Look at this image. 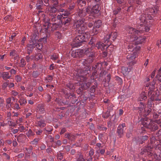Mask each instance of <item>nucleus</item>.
<instances>
[{"label": "nucleus", "mask_w": 161, "mask_h": 161, "mask_svg": "<svg viewBox=\"0 0 161 161\" xmlns=\"http://www.w3.org/2000/svg\"><path fill=\"white\" fill-rule=\"evenodd\" d=\"M43 130L41 129L37 130L35 131L36 135H41L42 133Z\"/></svg>", "instance_id": "obj_59"}, {"label": "nucleus", "mask_w": 161, "mask_h": 161, "mask_svg": "<svg viewBox=\"0 0 161 161\" xmlns=\"http://www.w3.org/2000/svg\"><path fill=\"white\" fill-rule=\"evenodd\" d=\"M56 17L57 18V19H58V21L59 23H61V21L62 20H63V18L64 17H63V14L62 15H58Z\"/></svg>", "instance_id": "obj_46"}, {"label": "nucleus", "mask_w": 161, "mask_h": 161, "mask_svg": "<svg viewBox=\"0 0 161 161\" xmlns=\"http://www.w3.org/2000/svg\"><path fill=\"white\" fill-rule=\"evenodd\" d=\"M26 138L25 135L21 134L17 137V139L18 142H23Z\"/></svg>", "instance_id": "obj_19"}, {"label": "nucleus", "mask_w": 161, "mask_h": 161, "mask_svg": "<svg viewBox=\"0 0 161 161\" xmlns=\"http://www.w3.org/2000/svg\"><path fill=\"white\" fill-rule=\"evenodd\" d=\"M65 138H67L71 141H75L76 135L71 133H68L65 134Z\"/></svg>", "instance_id": "obj_22"}, {"label": "nucleus", "mask_w": 161, "mask_h": 161, "mask_svg": "<svg viewBox=\"0 0 161 161\" xmlns=\"http://www.w3.org/2000/svg\"><path fill=\"white\" fill-rule=\"evenodd\" d=\"M40 141V139L39 138H35L33 141H31V144L33 145H36L38 143V142Z\"/></svg>", "instance_id": "obj_41"}, {"label": "nucleus", "mask_w": 161, "mask_h": 161, "mask_svg": "<svg viewBox=\"0 0 161 161\" xmlns=\"http://www.w3.org/2000/svg\"><path fill=\"white\" fill-rule=\"evenodd\" d=\"M156 78L159 81H161V68L159 69Z\"/></svg>", "instance_id": "obj_37"}, {"label": "nucleus", "mask_w": 161, "mask_h": 161, "mask_svg": "<svg viewBox=\"0 0 161 161\" xmlns=\"http://www.w3.org/2000/svg\"><path fill=\"white\" fill-rule=\"evenodd\" d=\"M63 20L61 21L62 25L68 27L70 24L71 21V18L70 17H63Z\"/></svg>", "instance_id": "obj_16"}, {"label": "nucleus", "mask_w": 161, "mask_h": 161, "mask_svg": "<svg viewBox=\"0 0 161 161\" xmlns=\"http://www.w3.org/2000/svg\"><path fill=\"white\" fill-rule=\"evenodd\" d=\"M8 81L9 80H8L6 82L3 83L2 86V90H4L7 88V87L8 86L9 84Z\"/></svg>", "instance_id": "obj_43"}, {"label": "nucleus", "mask_w": 161, "mask_h": 161, "mask_svg": "<svg viewBox=\"0 0 161 161\" xmlns=\"http://www.w3.org/2000/svg\"><path fill=\"white\" fill-rule=\"evenodd\" d=\"M102 22L100 20H98L97 21H95L94 26L95 27L99 28L102 25Z\"/></svg>", "instance_id": "obj_33"}, {"label": "nucleus", "mask_w": 161, "mask_h": 161, "mask_svg": "<svg viewBox=\"0 0 161 161\" xmlns=\"http://www.w3.org/2000/svg\"><path fill=\"white\" fill-rule=\"evenodd\" d=\"M10 107L14 109L19 110L20 108L19 104L17 103L15 104L11 103L10 104Z\"/></svg>", "instance_id": "obj_25"}, {"label": "nucleus", "mask_w": 161, "mask_h": 161, "mask_svg": "<svg viewBox=\"0 0 161 161\" xmlns=\"http://www.w3.org/2000/svg\"><path fill=\"white\" fill-rule=\"evenodd\" d=\"M83 51L82 50L77 49L73 50L72 52L71 55L74 58H77L80 57L83 53Z\"/></svg>", "instance_id": "obj_14"}, {"label": "nucleus", "mask_w": 161, "mask_h": 161, "mask_svg": "<svg viewBox=\"0 0 161 161\" xmlns=\"http://www.w3.org/2000/svg\"><path fill=\"white\" fill-rule=\"evenodd\" d=\"M93 49L92 47H90L89 46L85 51L88 58L87 59H83L81 60V62L83 65L81 69H82V74H86V72L90 71L91 67L90 64L93 62L95 58V53L93 52H91Z\"/></svg>", "instance_id": "obj_4"}, {"label": "nucleus", "mask_w": 161, "mask_h": 161, "mask_svg": "<svg viewBox=\"0 0 161 161\" xmlns=\"http://www.w3.org/2000/svg\"><path fill=\"white\" fill-rule=\"evenodd\" d=\"M88 5H91L92 6H94L95 4V0H86Z\"/></svg>", "instance_id": "obj_44"}, {"label": "nucleus", "mask_w": 161, "mask_h": 161, "mask_svg": "<svg viewBox=\"0 0 161 161\" xmlns=\"http://www.w3.org/2000/svg\"><path fill=\"white\" fill-rule=\"evenodd\" d=\"M143 125L152 131L157 130L158 128L157 125L155 124L151 119L144 118L142 121Z\"/></svg>", "instance_id": "obj_9"}, {"label": "nucleus", "mask_w": 161, "mask_h": 161, "mask_svg": "<svg viewBox=\"0 0 161 161\" xmlns=\"http://www.w3.org/2000/svg\"><path fill=\"white\" fill-rule=\"evenodd\" d=\"M37 112L40 114H42L45 112V108L44 105L42 104L38 105Z\"/></svg>", "instance_id": "obj_20"}, {"label": "nucleus", "mask_w": 161, "mask_h": 161, "mask_svg": "<svg viewBox=\"0 0 161 161\" xmlns=\"http://www.w3.org/2000/svg\"><path fill=\"white\" fill-rule=\"evenodd\" d=\"M21 79V77L19 75H17L15 77V80L17 82H20Z\"/></svg>", "instance_id": "obj_57"}, {"label": "nucleus", "mask_w": 161, "mask_h": 161, "mask_svg": "<svg viewBox=\"0 0 161 161\" xmlns=\"http://www.w3.org/2000/svg\"><path fill=\"white\" fill-rule=\"evenodd\" d=\"M113 13L115 15H116L118 14H120L122 13L121 8H118L117 9L114 10Z\"/></svg>", "instance_id": "obj_45"}, {"label": "nucleus", "mask_w": 161, "mask_h": 161, "mask_svg": "<svg viewBox=\"0 0 161 161\" xmlns=\"http://www.w3.org/2000/svg\"><path fill=\"white\" fill-rule=\"evenodd\" d=\"M103 147L101 143H97L96 144V147H95V149L96 150V153H98L99 150H100L103 148Z\"/></svg>", "instance_id": "obj_36"}, {"label": "nucleus", "mask_w": 161, "mask_h": 161, "mask_svg": "<svg viewBox=\"0 0 161 161\" xmlns=\"http://www.w3.org/2000/svg\"><path fill=\"white\" fill-rule=\"evenodd\" d=\"M117 36V33L116 32H112L108 35H107L104 38V42H107L108 45H110L111 41L110 39L113 41L116 38Z\"/></svg>", "instance_id": "obj_10"}, {"label": "nucleus", "mask_w": 161, "mask_h": 161, "mask_svg": "<svg viewBox=\"0 0 161 161\" xmlns=\"http://www.w3.org/2000/svg\"><path fill=\"white\" fill-rule=\"evenodd\" d=\"M125 126V124L124 123L119 124L118 127L117 132L120 137H122L123 136L124 129Z\"/></svg>", "instance_id": "obj_13"}, {"label": "nucleus", "mask_w": 161, "mask_h": 161, "mask_svg": "<svg viewBox=\"0 0 161 161\" xmlns=\"http://www.w3.org/2000/svg\"><path fill=\"white\" fill-rule=\"evenodd\" d=\"M131 68H130L129 70V69L128 68L124 66L121 68V70L122 71L123 73L125 74L127 72H129L131 70Z\"/></svg>", "instance_id": "obj_39"}, {"label": "nucleus", "mask_w": 161, "mask_h": 161, "mask_svg": "<svg viewBox=\"0 0 161 161\" xmlns=\"http://www.w3.org/2000/svg\"><path fill=\"white\" fill-rule=\"evenodd\" d=\"M158 10V7L157 6L146 9L144 14L140 15L136 22L137 29L130 27L127 28V31L131 40H134L135 37H136V39L141 37L145 39L144 38L140 37L139 35L141 33L144 32H147L149 31L150 24L147 23L148 22L147 20L153 19L154 15L157 13Z\"/></svg>", "instance_id": "obj_1"}, {"label": "nucleus", "mask_w": 161, "mask_h": 161, "mask_svg": "<svg viewBox=\"0 0 161 161\" xmlns=\"http://www.w3.org/2000/svg\"><path fill=\"white\" fill-rule=\"evenodd\" d=\"M154 137H153L150 140V143H149L141 152L142 154H145L147 155L149 157L148 161H155V160L158 158L157 155L155 153L154 154L152 151L154 146L153 140H154Z\"/></svg>", "instance_id": "obj_7"}, {"label": "nucleus", "mask_w": 161, "mask_h": 161, "mask_svg": "<svg viewBox=\"0 0 161 161\" xmlns=\"http://www.w3.org/2000/svg\"><path fill=\"white\" fill-rule=\"evenodd\" d=\"M99 31V28H97L93 26V28L92 30V32L94 34H96Z\"/></svg>", "instance_id": "obj_49"}, {"label": "nucleus", "mask_w": 161, "mask_h": 161, "mask_svg": "<svg viewBox=\"0 0 161 161\" xmlns=\"http://www.w3.org/2000/svg\"><path fill=\"white\" fill-rule=\"evenodd\" d=\"M53 129L52 127L50 126H47L44 128L43 130L45 132V134H46L48 133V132H49L51 131Z\"/></svg>", "instance_id": "obj_34"}, {"label": "nucleus", "mask_w": 161, "mask_h": 161, "mask_svg": "<svg viewBox=\"0 0 161 161\" xmlns=\"http://www.w3.org/2000/svg\"><path fill=\"white\" fill-rule=\"evenodd\" d=\"M60 23H54L52 24V30H56L59 26Z\"/></svg>", "instance_id": "obj_40"}, {"label": "nucleus", "mask_w": 161, "mask_h": 161, "mask_svg": "<svg viewBox=\"0 0 161 161\" xmlns=\"http://www.w3.org/2000/svg\"><path fill=\"white\" fill-rule=\"evenodd\" d=\"M36 127L42 128L46 125V121L42 116L36 117Z\"/></svg>", "instance_id": "obj_11"}, {"label": "nucleus", "mask_w": 161, "mask_h": 161, "mask_svg": "<svg viewBox=\"0 0 161 161\" xmlns=\"http://www.w3.org/2000/svg\"><path fill=\"white\" fill-rule=\"evenodd\" d=\"M151 109L145 107V106L142 102H140V105L139 107V114L140 115H143L144 117L148 115L151 114L153 115V118L154 119L158 118L159 116L158 114L156 113H151Z\"/></svg>", "instance_id": "obj_8"}, {"label": "nucleus", "mask_w": 161, "mask_h": 161, "mask_svg": "<svg viewBox=\"0 0 161 161\" xmlns=\"http://www.w3.org/2000/svg\"><path fill=\"white\" fill-rule=\"evenodd\" d=\"M11 98L9 97L6 100V102L7 104H11V103H13L11 102Z\"/></svg>", "instance_id": "obj_62"}, {"label": "nucleus", "mask_w": 161, "mask_h": 161, "mask_svg": "<svg viewBox=\"0 0 161 161\" xmlns=\"http://www.w3.org/2000/svg\"><path fill=\"white\" fill-rule=\"evenodd\" d=\"M75 160L74 161H85V159L84 158L83 156L80 152H78L75 155Z\"/></svg>", "instance_id": "obj_18"}, {"label": "nucleus", "mask_w": 161, "mask_h": 161, "mask_svg": "<svg viewBox=\"0 0 161 161\" xmlns=\"http://www.w3.org/2000/svg\"><path fill=\"white\" fill-rule=\"evenodd\" d=\"M69 9L70 10H73L75 7V3L74 2H71L69 4Z\"/></svg>", "instance_id": "obj_47"}, {"label": "nucleus", "mask_w": 161, "mask_h": 161, "mask_svg": "<svg viewBox=\"0 0 161 161\" xmlns=\"http://www.w3.org/2000/svg\"><path fill=\"white\" fill-rule=\"evenodd\" d=\"M2 77L3 80H6L10 79L11 77V75H10L9 72H4L2 73Z\"/></svg>", "instance_id": "obj_21"}, {"label": "nucleus", "mask_w": 161, "mask_h": 161, "mask_svg": "<svg viewBox=\"0 0 161 161\" xmlns=\"http://www.w3.org/2000/svg\"><path fill=\"white\" fill-rule=\"evenodd\" d=\"M48 37V35H46V37H44L42 38L39 39V40L41 42H43L44 43H45L47 42V38Z\"/></svg>", "instance_id": "obj_51"}, {"label": "nucleus", "mask_w": 161, "mask_h": 161, "mask_svg": "<svg viewBox=\"0 0 161 161\" xmlns=\"http://www.w3.org/2000/svg\"><path fill=\"white\" fill-rule=\"evenodd\" d=\"M36 58L37 60H39L40 59H41L42 58V55L41 54H38L36 55Z\"/></svg>", "instance_id": "obj_63"}, {"label": "nucleus", "mask_w": 161, "mask_h": 161, "mask_svg": "<svg viewBox=\"0 0 161 161\" xmlns=\"http://www.w3.org/2000/svg\"><path fill=\"white\" fill-rule=\"evenodd\" d=\"M51 18L50 19V21L53 22L59 23L58 21V19L56 16H51Z\"/></svg>", "instance_id": "obj_42"}, {"label": "nucleus", "mask_w": 161, "mask_h": 161, "mask_svg": "<svg viewBox=\"0 0 161 161\" xmlns=\"http://www.w3.org/2000/svg\"><path fill=\"white\" fill-rule=\"evenodd\" d=\"M35 133L31 129L28 130L26 133V135L29 138H31L35 135Z\"/></svg>", "instance_id": "obj_26"}, {"label": "nucleus", "mask_w": 161, "mask_h": 161, "mask_svg": "<svg viewBox=\"0 0 161 161\" xmlns=\"http://www.w3.org/2000/svg\"><path fill=\"white\" fill-rule=\"evenodd\" d=\"M43 1L41 0H39L36 4V7L37 9H42V8Z\"/></svg>", "instance_id": "obj_31"}, {"label": "nucleus", "mask_w": 161, "mask_h": 161, "mask_svg": "<svg viewBox=\"0 0 161 161\" xmlns=\"http://www.w3.org/2000/svg\"><path fill=\"white\" fill-rule=\"evenodd\" d=\"M104 42V43H103L100 42H97L95 45V47L101 51L107 49L110 45H108L107 42L106 43Z\"/></svg>", "instance_id": "obj_12"}, {"label": "nucleus", "mask_w": 161, "mask_h": 161, "mask_svg": "<svg viewBox=\"0 0 161 161\" xmlns=\"http://www.w3.org/2000/svg\"><path fill=\"white\" fill-rule=\"evenodd\" d=\"M33 42H35V41H34ZM33 44H34L35 47L36 46V48H37L39 50H41L43 47L42 44L41 43H35V42H34Z\"/></svg>", "instance_id": "obj_38"}, {"label": "nucleus", "mask_w": 161, "mask_h": 161, "mask_svg": "<svg viewBox=\"0 0 161 161\" xmlns=\"http://www.w3.org/2000/svg\"><path fill=\"white\" fill-rule=\"evenodd\" d=\"M141 2V0H129V3L130 5H133L134 3H136L138 5H140Z\"/></svg>", "instance_id": "obj_29"}, {"label": "nucleus", "mask_w": 161, "mask_h": 161, "mask_svg": "<svg viewBox=\"0 0 161 161\" xmlns=\"http://www.w3.org/2000/svg\"><path fill=\"white\" fill-rule=\"evenodd\" d=\"M105 152V150L103 149H101L100 150H99V152H98V153H96L97 154V158L98 157H99V153H100L101 154H103Z\"/></svg>", "instance_id": "obj_54"}, {"label": "nucleus", "mask_w": 161, "mask_h": 161, "mask_svg": "<svg viewBox=\"0 0 161 161\" xmlns=\"http://www.w3.org/2000/svg\"><path fill=\"white\" fill-rule=\"evenodd\" d=\"M148 137L147 136H144L141 137L139 139V142L140 144H142L144 141L147 140Z\"/></svg>", "instance_id": "obj_28"}, {"label": "nucleus", "mask_w": 161, "mask_h": 161, "mask_svg": "<svg viewBox=\"0 0 161 161\" xmlns=\"http://www.w3.org/2000/svg\"><path fill=\"white\" fill-rule=\"evenodd\" d=\"M32 43L30 44H28V53L29 54H30V52L32 51L34 47H35V45L33 44L34 43V42H32Z\"/></svg>", "instance_id": "obj_27"}, {"label": "nucleus", "mask_w": 161, "mask_h": 161, "mask_svg": "<svg viewBox=\"0 0 161 161\" xmlns=\"http://www.w3.org/2000/svg\"><path fill=\"white\" fill-rule=\"evenodd\" d=\"M19 93L14 90H13L10 92V94L14 97L18 95Z\"/></svg>", "instance_id": "obj_53"}, {"label": "nucleus", "mask_w": 161, "mask_h": 161, "mask_svg": "<svg viewBox=\"0 0 161 161\" xmlns=\"http://www.w3.org/2000/svg\"><path fill=\"white\" fill-rule=\"evenodd\" d=\"M47 138L50 142H54V138L52 137V136L49 135L48 136Z\"/></svg>", "instance_id": "obj_58"}, {"label": "nucleus", "mask_w": 161, "mask_h": 161, "mask_svg": "<svg viewBox=\"0 0 161 161\" xmlns=\"http://www.w3.org/2000/svg\"><path fill=\"white\" fill-rule=\"evenodd\" d=\"M99 5L96 4L92 7L91 5H88L87 8H85L82 9H80L78 12V15L80 17H84L85 16L87 13L94 15L95 14H97L99 11Z\"/></svg>", "instance_id": "obj_6"}, {"label": "nucleus", "mask_w": 161, "mask_h": 161, "mask_svg": "<svg viewBox=\"0 0 161 161\" xmlns=\"http://www.w3.org/2000/svg\"><path fill=\"white\" fill-rule=\"evenodd\" d=\"M155 83L153 82L150 84H147L146 87H148L149 91L148 92V95H150L152 93V92L153 90L155 88Z\"/></svg>", "instance_id": "obj_17"}, {"label": "nucleus", "mask_w": 161, "mask_h": 161, "mask_svg": "<svg viewBox=\"0 0 161 161\" xmlns=\"http://www.w3.org/2000/svg\"><path fill=\"white\" fill-rule=\"evenodd\" d=\"M46 80L47 82H50L53 80V76L50 75H49L46 78Z\"/></svg>", "instance_id": "obj_52"}, {"label": "nucleus", "mask_w": 161, "mask_h": 161, "mask_svg": "<svg viewBox=\"0 0 161 161\" xmlns=\"http://www.w3.org/2000/svg\"><path fill=\"white\" fill-rule=\"evenodd\" d=\"M153 137H154L155 138L154 140H153V143L154 144L153 147H155V148L156 149H158L161 152V144H159L156 145L155 143L156 141L155 140V137H154V136H153L151 138V139Z\"/></svg>", "instance_id": "obj_35"}, {"label": "nucleus", "mask_w": 161, "mask_h": 161, "mask_svg": "<svg viewBox=\"0 0 161 161\" xmlns=\"http://www.w3.org/2000/svg\"><path fill=\"white\" fill-rule=\"evenodd\" d=\"M10 73V75L12 76V75L13 74H15L16 73V71L14 69H12L9 71Z\"/></svg>", "instance_id": "obj_60"}, {"label": "nucleus", "mask_w": 161, "mask_h": 161, "mask_svg": "<svg viewBox=\"0 0 161 161\" xmlns=\"http://www.w3.org/2000/svg\"><path fill=\"white\" fill-rule=\"evenodd\" d=\"M94 153V150L93 149H91L89 152V157H92Z\"/></svg>", "instance_id": "obj_61"}, {"label": "nucleus", "mask_w": 161, "mask_h": 161, "mask_svg": "<svg viewBox=\"0 0 161 161\" xmlns=\"http://www.w3.org/2000/svg\"><path fill=\"white\" fill-rule=\"evenodd\" d=\"M50 59L54 62L57 60L59 58V56L58 54L54 53L50 56Z\"/></svg>", "instance_id": "obj_30"}, {"label": "nucleus", "mask_w": 161, "mask_h": 161, "mask_svg": "<svg viewBox=\"0 0 161 161\" xmlns=\"http://www.w3.org/2000/svg\"><path fill=\"white\" fill-rule=\"evenodd\" d=\"M66 86L69 89H72L74 88L73 84L71 82L68 83L66 84Z\"/></svg>", "instance_id": "obj_48"}, {"label": "nucleus", "mask_w": 161, "mask_h": 161, "mask_svg": "<svg viewBox=\"0 0 161 161\" xmlns=\"http://www.w3.org/2000/svg\"><path fill=\"white\" fill-rule=\"evenodd\" d=\"M77 3L79 6L83 7L86 5V1L85 0H77Z\"/></svg>", "instance_id": "obj_32"}, {"label": "nucleus", "mask_w": 161, "mask_h": 161, "mask_svg": "<svg viewBox=\"0 0 161 161\" xmlns=\"http://www.w3.org/2000/svg\"><path fill=\"white\" fill-rule=\"evenodd\" d=\"M85 20V19L83 18L75 22L74 27L79 33V35L74 39L72 42L75 47H79L81 45L82 43L86 41L87 35L84 32L87 27L84 23Z\"/></svg>", "instance_id": "obj_2"}, {"label": "nucleus", "mask_w": 161, "mask_h": 161, "mask_svg": "<svg viewBox=\"0 0 161 161\" xmlns=\"http://www.w3.org/2000/svg\"><path fill=\"white\" fill-rule=\"evenodd\" d=\"M18 102L21 106H24L27 103L26 99L23 97H21L19 100Z\"/></svg>", "instance_id": "obj_24"}, {"label": "nucleus", "mask_w": 161, "mask_h": 161, "mask_svg": "<svg viewBox=\"0 0 161 161\" xmlns=\"http://www.w3.org/2000/svg\"><path fill=\"white\" fill-rule=\"evenodd\" d=\"M20 61V66L22 67H24L26 65V62L24 58H22L21 59Z\"/></svg>", "instance_id": "obj_55"}, {"label": "nucleus", "mask_w": 161, "mask_h": 161, "mask_svg": "<svg viewBox=\"0 0 161 161\" xmlns=\"http://www.w3.org/2000/svg\"><path fill=\"white\" fill-rule=\"evenodd\" d=\"M147 93L145 92H142L141 94L140 97L139 98L140 101H145L147 99Z\"/></svg>", "instance_id": "obj_23"}, {"label": "nucleus", "mask_w": 161, "mask_h": 161, "mask_svg": "<svg viewBox=\"0 0 161 161\" xmlns=\"http://www.w3.org/2000/svg\"><path fill=\"white\" fill-rule=\"evenodd\" d=\"M95 91V87L94 86H92L90 92L92 93H94Z\"/></svg>", "instance_id": "obj_64"}, {"label": "nucleus", "mask_w": 161, "mask_h": 161, "mask_svg": "<svg viewBox=\"0 0 161 161\" xmlns=\"http://www.w3.org/2000/svg\"><path fill=\"white\" fill-rule=\"evenodd\" d=\"M32 76L33 77L36 78L39 75V73L37 71H34L32 73Z\"/></svg>", "instance_id": "obj_56"}, {"label": "nucleus", "mask_w": 161, "mask_h": 161, "mask_svg": "<svg viewBox=\"0 0 161 161\" xmlns=\"http://www.w3.org/2000/svg\"><path fill=\"white\" fill-rule=\"evenodd\" d=\"M145 39L141 37L138 38L136 39V37H135L134 40H130L131 41H134V42L132 44H130L129 46L130 50L132 51V53L128 54L126 57L127 59L130 62L128 63V65L130 67V68H132V66H133L136 63L134 59L137 57L138 51L140 49V46L139 44H141L145 41Z\"/></svg>", "instance_id": "obj_3"}, {"label": "nucleus", "mask_w": 161, "mask_h": 161, "mask_svg": "<svg viewBox=\"0 0 161 161\" xmlns=\"http://www.w3.org/2000/svg\"><path fill=\"white\" fill-rule=\"evenodd\" d=\"M63 154L62 153H58L57 155V158L59 160H61L63 158Z\"/></svg>", "instance_id": "obj_50"}, {"label": "nucleus", "mask_w": 161, "mask_h": 161, "mask_svg": "<svg viewBox=\"0 0 161 161\" xmlns=\"http://www.w3.org/2000/svg\"><path fill=\"white\" fill-rule=\"evenodd\" d=\"M82 69H78L76 73L77 80L79 82H84V83L80 84V85H81V87L79 88V89L80 91L88 89L90 87L91 84V83L89 82L86 83L87 78L85 76V75L88 73V72H86V74H82Z\"/></svg>", "instance_id": "obj_5"}, {"label": "nucleus", "mask_w": 161, "mask_h": 161, "mask_svg": "<svg viewBox=\"0 0 161 161\" xmlns=\"http://www.w3.org/2000/svg\"><path fill=\"white\" fill-rule=\"evenodd\" d=\"M49 14L50 16H56V13L57 11V9L54 6H51L47 8Z\"/></svg>", "instance_id": "obj_15"}]
</instances>
